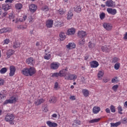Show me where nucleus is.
Returning <instances> with one entry per match:
<instances>
[{"label":"nucleus","mask_w":127,"mask_h":127,"mask_svg":"<svg viewBox=\"0 0 127 127\" xmlns=\"http://www.w3.org/2000/svg\"><path fill=\"white\" fill-rule=\"evenodd\" d=\"M21 73L25 76H33L36 73V70L33 67H26L21 70Z\"/></svg>","instance_id":"nucleus-1"},{"label":"nucleus","mask_w":127,"mask_h":127,"mask_svg":"<svg viewBox=\"0 0 127 127\" xmlns=\"http://www.w3.org/2000/svg\"><path fill=\"white\" fill-rule=\"evenodd\" d=\"M60 37L61 40H64L66 38V35H65V33L61 32L60 34Z\"/></svg>","instance_id":"nucleus-34"},{"label":"nucleus","mask_w":127,"mask_h":127,"mask_svg":"<svg viewBox=\"0 0 127 127\" xmlns=\"http://www.w3.org/2000/svg\"><path fill=\"white\" fill-rule=\"evenodd\" d=\"M124 39H125V40H127V32H126L125 33V34H124Z\"/></svg>","instance_id":"nucleus-60"},{"label":"nucleus","mask_w":127,"mask_h":127,"mask_svg":"<svg viewBox=\"0 0 127 127\" xmlns=\"http://www.w3.org/2000/svg\"><path fill=\"white\" fill-rule=\"evenodd\" d=\"M4 84V80L2 78H0V86H3Z\"/></svg>","instance_id":"nucleus-52"},{"label":"nucleus","mask_w":127,"mask_h":127,"mask_svg":"<svg viewBox=\"0 0 127 127\" xmlns=\"http://www.w3.org/2000/svg\"><path fill=\"white\" fill-rule=\"evenodd\" d=\"M26 63H27V64H28L29 65H33L35 62L34 61V59H33V58L30 57L26 60Z\"/></svg>","instance_id":"nucleus-21"},{"label":"nucleus","mask_w":127,"mask_h":127,"mask_svg":"<svg viewBox=\"0 0 127 127\" xmlns=\"http://www.w3.org/2000/svg\"><path fill=\"white\" fill-rule=\"evenodd\" d=\"M121 124H122V122H117L116 123H111V127H119V126H120Z\"/></svg>","instance_id":"nucleus-33"},{"label":"nucleus","mask_w":127,"mask_h":127,"mask_svg":"<svg viewBox=\"0 0 127 127\" xmlns=\"http://www.w3.org/2000/svg\"><path fill=\"white\" fill-rule=\"evenodd\" d=\"M44 102H45V100L42 98L37 99H35L34 103L36 106H39V105H41V104H43Z\"/></svg>","instance_id":"nucleus-19"},{"label":"nucleus","mask_w":127,"mask_h":127,"mask_svg":"<svg viewBox=\"0 0 127 127\" xmlns=\"http://www.w3.org/2000/svg\"><path fill=\"white\" fill-rule=\"evenodd\" d=\"M106 6L108 7H114L115 6V3L113 0H108L105 2Z\"/></svg>","instance_id":"nucleus-11"},{"label":"nucleus","mask_w":127,"mask_h":127,"mask_svg":"<svg viewBox=\"0 0 127 127\" xmlns=\"http://www.w3.org/2000/svg\"><path fill=\"white\" fill-rule=\"evenodd\" d=\"M103 76H104V71L103 70L99 71L98 73V79L102 80V78H103Z\"/></svg>","instance_id":"nucleus-27"},{"label":"nucleus","mask_w":127,"mask_h":127,"mask_svg":"<svg viewBox=\"0 0 127 127\" xmlns=\"http://www.w3.org/2000/svg\"><path fill=\"white\" fill-rule=\"evenodd\" d=\"M29 10L31 12H35L37 10V6L35 4H31L29 5Z\"/></svg>","instance_id":"nucleus-12"},{"label":"nucleus","mask_w":127,"mask_h":127,"mask_svg":"<svg viewBox=\"0 0 127 127\" xmlns=\"http://www.w3.org/2000/svg\"><path fill=\"white\" fill-rule=\"evenodd\" d=\"M52 77H60L59 72H56L52 73Z\"/></svg>","instance_id":"nucleus-49"},{"label":"nucleus","mask_w":127,"mask_h":127,"mask_svg":"<svg viewBox=\"0 0 127 127\" xmlns=\"http://www.w3.org/2000/svg\"><path fill=\"white\" fill-rule=\"evenodd\" d=\"M110 110L112 113H115L116 112V108L114 105H112L110 107Z\"/></svg>","instance_id":"nucleus-46"},{"label":"nucleus","mask_w":127,"mask_h":127,"mask_svg":"<svg viewBox=\"0 0 127 127\" xmlns=\"http://www.w3.org/2000/svg\"><path fill=\"white\" fill-rule=\"evenodd\" d=\"M48 111V109H47V107H45L43 110V112H45V113H46V112Z\"/></svg>","instance_id":"nucleus-63"},{"label":"nucleus","mask_w":127,"mask_h":127,"mask_svg":"<svg viewBox=\"0 0 127 127\" xmlns=\"http://www.w3.org/2000/svg\"><path fill=\"white\" fill-rule=\"evenodd\" d=\"M90 66L91 68H97L99 66V63L96 61H93L90 62Z\"/></svg>","instance_id":"nucleus-22"},{"label":"nucleus","mask_w":127,"mask_h":127,"mask_svg":"<svg viewBox=\"0 0 127 127\" xmlns=\"http://www.w3.org/2000/svg\"><path fill=\"white\" fill-rule=\"evenodd\" d=\"M6 97V93H5V91H3L1 93H0V103H1L2 102V100L3 99H5Z\"/></svg>","instance_id":"nucleus-23"},{"label":"nucleus","mask_w":127,"mask_h":127,"mask_svg":"<svg viewBox=\"0 0 127 127\" xmlns=\"http://www.w3.org/2000/svg\"><path fill=\"white\" fill-rule=\"evenodd\" d=\"M73 9L74 11H76V12L81 11V7L80 6H75Z\"/></svg>","instance_id":"nucleus-38"},{"label":"nucleus","mask_w":127,"mask_h":127,"mask_svg":"<svg viewBox=\"0 0 127 127\" xmlns=\"http://www.w3.org/2000/svg\"><path fill=\"white\" fill-rule=\"evenodd\" d=\"M123 108H122V106H119L118 107V113L120 114V115H123Z\"/></svg>","instance_id":"nucleus-48"},{"label":"nucleus","mask_w":127,"mask_h":127,"mask_svg":"<svg viewBox=\"0 0 127 127\" xmlns=\"http://www.w3.org/2000/svg\"><path fill=\"white\" fill-rule=\"evenodd\" d=\"M100 111H101V108L99 106H94L92 109V113L95 115L99 114Z\"/></svg>","instance_id":"nucleus-20"},{"label":"nucleus","mask_w":127,"mask_h":127,"mask_svg":"<svg viewBox=\"0 0 127 127\" xmlns=\"http://www.w3.org/2000/svg\"><path fill=\"white\" fill-rule=\"evenodd\" d=\"M95 46H96V44H95V43H92L91 42H90L88 44V47L91 49L95 48Z\"/></svg>","instance_id":"nucleus-39"},{"label":"nucleus","mask_w":127,"mask_h":127,"mask_svg":"<svg viewBox=\"0 0 127 127\" xmlns=\"http://www.w3.org/2000/svg\"><path fill=\"white\" fill-rule=\"evenodd\" d=\"M28 20L29 23H32V22L34 21L33 19L32 18V16L30 15L28 17Z\"/></svg>","instance_id":"nucleus-47"},{"label":"nucleus","mask_w":127,"mask_h":127,"mask_svg":"<svg viewBox=\"0 0 127 127\" xmlns=\"http://www.w3.org/2000/svg\"><path fill=\"white\" fill-rule=\"evenodd\" d=\"M56 25L57 27H61V26H63V25H64V23L62 22H58Z\"/></svg>","instance_id":"nucleus-45"},{"label":"nucleus","mask_w":127,"mask_h":127,"mask_svg":"<svg viewBox=\"0 0 127 127\" xmlns=\"http://www.w3.org/2000/svg\"><path fill=\"white\" fill-rule=\"evenodd\" d=\"M10 42L9 39H6L4 40V43L3 44V45L4 44H8Z\"/></svg>","instance_id":"nucleus-53"},{"label":"nucleus","mask_w":127,"mask_h":127,"mask_svg":"<svg viewBox=\"0 0 127 127\" xmlns=\"http://www.w3.org/2000/svg\"><path fill=\"white\" fill-rule=\"evenodd\" d=\"M40 45H41V42H38L36 43V46H39Z\"/></svg>","instance_id":"nucleus-62"},{"label":"nucleus","mask_w":127,"mask_h":127,"mask_svg":"<svg viewBox=\"0 0 127 127\" xmlns=\"http://www.w3.org/2000/svg\"><path fill=\"white\" fill-rule=\"evenodd\" d=\"M60 66V64L59 63L53 62L51 64V68L53 70H57Z\"/></svg>","instance_id":"nucleus-8"},{"label":"nucleus","mask_w":127,"mask_h":127,"mask_svg":"<svg viewBox=\"0 0 127 127\" xmlns=\"http://www.w3.org/2000/svg\"><path fill=\"white\" fill-rule=\"evenodd\" d=\"M107 11L109 14H112V15H115L117 14V9H113L112 8H108L107 9Z\"/></svg>","instance_id":"nucleus-13"},{"label":"nucleus","mask_w":127,"mask_h":127,"mask_svg":"<svg viewBox=\"0 0 127 127\" xmlns=\"http://www.w3.org/2000/svg\"><path fill=\"white\" fill-rule=\"evenodd\" d=\"M123 124H127V118H125L122 120Z\"/></svg>","instance_id":"nucleus-57"},{"label":"nucleus","mask_w":127,"mask_h":127,"mask_svg":"<svg viewBox=\"0 0 127 127\" xmlns=\"http://www.w3.org/2000/svg\"><path fill=\"white\" fill-rule=\"evenodd\" d=\"M103 26L105 29L106 30L110 31L113 29V25L110 23H104L103 24Z\"/></svg>","instance_id":"nucleus-6"},{"label":"nucleus","mask_w":127,"mask_h":127,"mask_svg":"<svg viewBox=\"0 0 127 127\" xmlns=\"http://www.w3.org/2000/svg\"><path fill=\"white\" fill-rule=\"evenodd\" d=\"M41 10H42V11H49V8H48V6L47 5H44L41 7Z\"/></svg>","instance_id":"nucleus-36"},{"label":"nucleus","mask_w":127,"mask_h":127,"mask_svg":"<svg viewBox=\"0 0 127 127\" xmlns=\"http://www.w3.org/2000/svg\"><path fill=\"white\" fill-rule=\"evenodd\" d=\"M14 53V51L12 50H9L7 52H6V55L7 58H10V56L11 55H13V54Z\"/></svg>","instance_id":"nucleus-26"},{"label":"nucleus","mask_w":127,"mask_h":127,"mask_svg":"<svg viewBox=\"0 0 127 127\" xmlns=\"http://www.w3.org/2000/svg\"><path fill=\"white\" fill-rule=\"evenodd\" d=\"M46 26L47 28H52L53 26V20L49 19L46 21Z\"/></svg>","instance_id":"nucleus-15"},{"label":"nucleus","mask_w":127,"mask_h":127,"mask_svg":"<svg viewBox=\"0 0 127 127\" xmlns=\"http://www.w3.org/2000/svg\"><path fill=\"white\" fill-rule=\"evenodd\" d=\"M56 101H57V100L55 97H52L49 100V102L53 103H56Z\"/></svg>","instance_id":"nucleus-40"},{"label":"nucleus","mask_w":127,"mask_h":127,"mask_svg":"<svg viewBox=\"0 0 127 127\" xmlns=\"http://www.w3.org/2000/svg\"><path fill=\"white\" fill-rule=\"evenodd\" d=\"M14 0H6L5 1V2H10V3H11L12 1H13Z\"/></svg>","instance_id":"nucleus-61"},{"label":"nucleus","mask_w":127,"mask_h":127,"mask_svg":"<svg viewBox=\"0 0 127 127\" xmlns=\"http://www.w3.org/2000/svg\"><path fill=\"white\" fill-rule=\"evenodd\" d=\"M10 72L9 73V75L10 77H12L14 75V74H15V71H16V68H15V67L13 65H11L10 66L9 68Z\"/></svg>","instance_id":"nucleus-10"},{"label":"nucleus","mask_w":127,"mask_h":127,"mask_svg":"<svg viewBox=\"0 0 127 127\" xmlns=\"http://www.w3.org/2000/svg\"><path fill=\"white\" fill-rule=\"evenodd\" d=\"M51 58V54L49 53H45V56H44V59L46 60H50V59Z\"/></svg>","instance_id":"nucleus-31"},{"label":"nucleus","mask_w":127,"mask_h":127,"mask_svg":"<svg viewBox=\"0 0 127 127\" xmlns=\"http://www.w3.org/2000/svg\"><path fill=\"white\" fill-rule=\"evenodd\" d=\"M17 101H18V98L13 96L10 97L9 99L6 100L3 102V105H7V104H15V103H16Z\"/></svg>","instance_id":"nucleus-3"},{"label":"nucleus","mask_w":127,"mask_h":127,"mask_svg":"<svg viewBox=\"0 0 127 127\" xmlns=\"http://www.w3.org/2000/svg\"><path fill=\"white\" fill-rule=\"evenodd\" d=\"M59 13H60V14H61V15H62L63 14H64V13L65 12H64V10H63V9H60L58 11Z\"/></svg>","instance_id":"nucleus-54"},{"label":"nucleus","mask_w":127,"mask_h":127,"mask_svg":"<svg viewBox=\"0 0 127 127\" xmlns=\"http://www.w3.org/2000/svg\"><path fill=\"white\" fill-rule=\"evenodd\" d=\"M66 47L67 49H73L74 48H76V45L74 43H69L66 46Z\"/></svg>","instance_id":"nucleus-24"},{"label":"nucleus","mask_w":127,"mask_h":127,"mask_svg":"<svg viewBox=\"0 0 127 127\" xmlns=\"http://www.w3.org/2000/svg\"><path fill=\"white\" fill-rule=\"evenodd\" d=\"M69 99L71 100V101H75V100H76V96H70L69 97Z\"/></svg>","instance_id":"nucleus-56"},{"label":"nucleus","mask_w":127,"mask_h":127,"mask_svg":"<svg viewBox=\"0 0 127 127\" xmlns=\"http://www.w3.org/2000/svg\"><path fill=\"white\" fill-rule=\"evenodd\" d=\"M105 111L106 113H107V114H110V113H111V111L110 110V109H109V108H107L105 110Z\"/></svg>","instance_id":"nucleus-59"},{"label":"nucleus","mask_w":127,"mask_h":127,"mask_svg":"<svg viewBox=\"0 0 127 127\" xmlns=\"http://www.w3.org/2000/svg\"><path fill=\"white\" fill-rule=\"evenodd\" d=\"M118 88H119V85L117 84L115 85L112 87V90H113L114 92H117V91H118Z\"/></svg>","instance_id":"nucleus-43"},{"label":"nucleus","mask_w":127,"mask_h":127,"mask_svg":"<svg viewBox=\"0 0 127 127\" xmlns=\"http://www.w3.org/2000/svg\"><path fill=\"white\" fill-rule=\"evenodd\" d=\"M105 17H106V14H105V13L102 12L100 14V19L103 20Z\"/></svg>","instance_id":"nucleus-44"},{"label":"nucleus","mask_w":127,"mask_h":127,"mask_svg":"<svg viewBox=\"0 0 127 127\" xmlns=\"http://www.w3.org/2000/svg\"><path fill=\"white\" fill-rule=\"evenodd\" d=\"M58 86H59L58 82H56L55 83V89H58Z\"/></svg>","instance_id":"nucleus-58"},{"label":"nucleus","mask_w":127,"mask_h":127,"mask_svg":"<svg viewBox=\"0 0 127 127\" xmlns=\"http://www.w3.org/2000/svg\"><path fill=\"white\" fill-rule=\"evenodd\" d=\"M11 8V6L9 5L8 4H2V9L6 11L8 10V9H10Z\"/></svg>","instance_id":"nucleus-25"},{"label":"nucleus","mask_w":127,"mask_h":127,"mask_svg":"<svg viewBox=\"0 0 127 127\" xmlns=\"http://www.w3.org/2000/svg\"><path fill=\"white\" fill-rule=\"evenodd\" d=\"M119 59L118 58H113L112 59V63H117L119 61Z\"/></svg>","instance_id":"nucleus-50"},{"label":"nucleus","mask_w":127,"mask_h":127,"mask_svg":"<svg viewBox=\"0 0 127 127\" xmlns=\"http://www.w3.org/2000/svg\"><path fill=\"white\" fill-rule=\"evenodd\" d=\"M6 15H7V12L5 11V12L2 13V14L1 15V17L2 18H3V17H5V16H6Z\"/></svg>","instance_id":"nucleus-55"},{"label":"nucleus","mask_w":127,"mask_h":127,"mask_svg":"<svg viewBox=\"0 0 127 127\" xmlns=\"http://www.w3.org/2000/svg\"><path fill=\"white\" fill-rule=\"evenodd\" d=\"M12 30L11 28L9 27H4L0 30V33H9V32H11Z\"/></svg>","instance_id":"nucleus-9"},{"label":"nucleus","mask_w":127,"mask_h":127,"mask_svg":"<svg viewBox=\"0 0 127 127\" xmlns=\"http://www.w3.org/2000/svg\"><path fill=\"white\" fill-rule=\"evenodd\" d=\"M68 68H65L64 69H63L62 70L59 71L60 77H64L65 80H66V76H67V74H68Z\"/></svg>","instance_id":"nucleus-5"},{"label":"nucleus","mask_w":127,"mask_h":127,"mask_svg":"<svg viewBox=\"0 0 127 127\" xmlns=\"http://www.w3.org/2000/svg\"><path fill=\"white\" fill-rule=\"evenodd\" d=\"M101 49L102 51H103V52H107L109 53L110 52V51H111V47H110L109 46H103L101 47Z\"/></svg>","instance_id":"nucleus-16"},{"label":"nucleus","mask_w":127,"mask_h":127,"mask_svg":"<svg viewBox=\"0 0 127 127\" xmlns=\"http://www.w3.org/2000/svg\"><path fill=\"white\" fill-rule=\"evenodd\" d=\"M75 32H76V29L74 28H71L67 30L66 34L67 35H74Z\"/></svg>","instance_id":"nucleus-17"},{"label":"nucleus","mask_w":127,"mask_h":127,"mask_svg":"<svg viewBox=\"0 0 127 127\" xmlns=\"http://www.w3.org/2000/svg\"><path fill=\"white\" fill-rule=\"evenodd\" d=\"M84 43H85V39H84L82 40H80L79 42V45H81V46L84 45Z\"/></svg>","instance_id":"nucleus-51"},{"label":"nucleus","mask_w":127,"mask_h":127,"mask_svg":"<svg viewBox=\"0 0 127 127\" xmlns=\"http://www.w3.org/2000/svg\"><path fill=\"white\" fill-rule=\"evenodd\" d=\"M72 17H73V13L71 11H68L67 16V19L69 20L70 19H72Z\"/></svg>","instance_id":"nucleus-35"},{"label":"nucleus","mask_w":127,"mask_h":127,"mask_svg":"<svg viewBox=\"0 0 127 127\" xmlns=\"http://www.w3.org/2000/svg\"><path fill=\"white\" fill-rule=\"evenodd\" d=\"M22 6L23 5L22 4H21V3H18L15 4V7L16 9L18 10L21 9V8H22Z\"/></svg>","instance_id":"nucleus-30"},{"label":"nucleus","mask_w":127,"mask_h":127,"mask_svg":"<svg viewBox=\"0 0 127 127\" xmlns=\"http://www.w3.org/2000/svg\"><path fill=\"white\" fill-rule=\"evenodd\" d=\"M18 29H21L22 30H24L27 28V25H19L17 26Z\"/></svg>","instance_id":"nucleus-28"},{"label":"nucleus","mask_w":127,"mask_h":127,"mask_svg":"<svg viewBox=\"0 0 127 127\" xmlns=\"http://www.w3.org/2000/svg\"><path fill=\"white\" fill-rule=\"evenodd\" d=\"M87 35V32L84 31H79L77 33V35L80 38H86Z\"/></svg>","instance_id":"nucleus-7"},{"label":"nucleus","mask_w":127,"mask_h":127,"mask_svg":"<svg viewBox=\"0 0 127 127\" xmlns=\"http://www.w3.org/2000/svg\"><path fill=\"white\" fill-rule=\"evenodd\" d=\"M47 126L49 127H58V124L56 123L52 122L51 121H47L46 122Z\"/></svg>","instance_id":"nucleus-18"},{"label":"nucleus","mask_w":127,"mask_h":127,"mask_svg":"<svg viewBox=\"0 0 127 127\" xmlns=\"http://www.w3.org/2000/svg\"><path fill=\"white\" fill-rule=\"evenodd\" d=\"M14 18H15V16L13 14L11 13L9 15V19H12V22H14V21H15Z\"/></svg>","instance_id":"nucleus-37"},{"label":"nucleus","mask_w":127,"mask_h":127,"mask_svg":"<svg viewBox=\"0 0 127 127\" xmlns=\"http://www.w3.org/2000/svg\"><path fill=\"white\" fill-rule=\"evenodd\" d=\"M27 19V16L24 15L23 16H21L19 19L16 18L15 21V23H17L18 21H21V22H23V21H25Z\"/></svg>","instance_id":"nucleus-14"},{"label":"nucleus","mask_w":127,"mask_h":127,"mask_svg":"<svg viewBox=\"0 0 127 127\" xmlns=\"http://www.w3.org/2000/svg\"><path fill=\"white\" fill-rule=\"evenodd\" d=\"M120 66H121V64H120V63H117L115 64L114 65V68L115 70H119V69H120Z\"/></svg>","instance_id":"nucleus-41"},{"label":"nucleus","mask_w":127,"mask_h":127,"mask_svg":"<svg viewBox=\"0 0 127 127\" xmlns=\"http://www.w3.org/2000/svg\"><path fill=\"white\" fill-rule=\"evenodd\" d=\"M7 71V69L6 67H3L0 69V72L1 74H4L6 73Z\"/></svg>","instance_id":"nucleus-42"},{"label":"nucleus","mask_w":127,"mask_h":127,"mask_svg":"<svg viewBox=\"0 0 127 127\" xmlns=\"http://www.w3.org/2000/svg\"><path fill=\"white\" fill-rule=\"evenodd\" d=\"M77 79V75L74 74H71L69 72L65 76V80H70L72 81H75Z\"/></svg>","instance_id":"nucleus-4"},{"label":"nucleus","mask_w":127,"mask_h":127,"mask_svg":"<svg viewBox=\"0 0 127 127\" xmlns=\"http://www.w3.org/2000/svg\"><path fill=\"white\" fill-rule=\"evenodd\" d=\"M52 117H53V118H57V114H54L52 115Z\"/></svg>","instance_id":"nucleus-64"},{"label":"nucleus","mask_w":127,"mask_h":127,"mask_svg":"<svg viewBox=\"0 0 127 127\" xmlns=\"http://www.w3.org/2000/svg\"><path fill=\"white\" fill-rule=\"evenodd\" d=\"M82 93L84 97H88L89 96V90L87 89H83L82 90Z\"/></svg>","instance_id":"nucleus-29"},{"label":"nucleus","mask_w":127,"mask_h":127,"mask_svg":"<svg viewBox=\"0 0 127 127\" xmlns=\"http://www.w3.org/2000/svg\"><path fill=\"white\" fill-rule=\"evenodd\" d=\"M101 120V118L95 119L90 120L89 123L90 124H94L95 123H99V121Z\"/></svg>","instance_id":"nucleus-32"},{"label":"nucleus","mask_w":127,"mask_h":127,"mask_svg":"<svg viewBox=\"0 0 127 127\" xmlns=\"http://www.w3.org/2000/svg\"><path fill=\"white\" fill-rule=\"evenodd\" d=\"M14 119H15V116L14 114L8 113L4 117V121L9 123L11 126H13L14 125V123L15 121H14Z\"/></svg>","instance_id":"nucleus-2"}]
</instances>
